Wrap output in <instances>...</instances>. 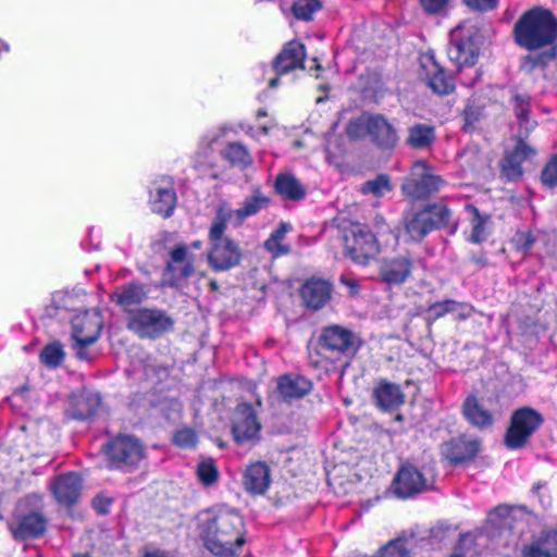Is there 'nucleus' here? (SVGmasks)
Returning <instances> with one entry per match:
<instances>
[{
    "label": "nucleus",
    "mask_w": 557,
    "mask_h": 557,
    "mask_svg": "<svg viewBox=\"0 0 557 557\" xmlns=\"http://www.w3.org/2000/svg\"><path fill=\"white\" fill-rule=\"evenodd\" d=\"M244 521L234 510L219 509L199 516V532L206 547L218 556H233L245 544Z\"/></svg>",
    "instance_id": "f257e3e1"
},
{
    "label": "nucleus",
    "mask_w": 557,
    "mask_h": 557,
    "mask_svg": "<svg viewBox=\"0 0 557 557\" xmlns=\"http://www.w3.org/2000/svg\"><path fill=\"white\" fill-rule=\"evenodd\" d=\"M361 346L359 336L342 325H330L321 331L317 346L309 350L314 367L329 370L330 366L354 356Z\"/></svg>",
    "instance_id": "f03ea898"
},
{
    "label": "nucleus",
    "mask_w": 557,
    "mask_h": 557,
    "mask_svg": "<svg viewBox=\"0 0 557 557\" xmlns=\"http://www.w3.org/2000/svg\"><path fill=\"white\" fill-rule=\"evenodd\" d=\"M515 37L519 46L537 50L557 39V18L542 7L525 12L515 25Z\"/></svg>",
    "instance_id": "7ed1b4c3"
},
{
    "label": "nucleus",
    "mask_w": 557,
    "mask_h": 557,
    "mask_svg": "<svg viewBox=\"0 0 557 557\" xmlns=\"http://www.w3.org/2000/svg\"><path fill=\"white\" fill-rule=\"evenodd\" d=\"M226 223L216 216L209 230L208 263L214 271H227L240 263L243 251L239 244L225 235Z\"/></svg>",
    "instance_id": "20e7f679"
},
{
    "label": "nucleus",
    "mask_w": 557,
    "mask_h": 557,
    "mask_svg": "<svg viewBox=\"0 0 557 557\" xmlns=\"http://www.w3.org/2000/svg\"><path fill=\"white\" fill-rule=\"evenodd\" d=\"M447 55L458 70L472 67L478 62L482 36L470 22H462L450 32Z\"/></svg>",
    "instance_id": "39448f33"
},
{
    "label": "nucleus",
    "mask_w": 557,
    "mask_h": 557,
    "mask_svg": "<svg viewBox=\"0 0 557 557\" xmlns=\"http://www.w3.org/2000/svg\"><path fill=\"white\" fill-rule=\"evenodd\" d=\"M344 242L347 255L355 263L361 265L369 264L385 248L381 239L361 223H352L345 228Z\"/></svg>",
    "instance_id": "423d86ee"
},
{
    "label": "nucleus",
    "mask_w": 557,
    "mask_h": 557,
    "mask_svg": "<svg viewBox=\"0 0 557 557\" xmlns=\"http://www.w3.org/2000/svg\"><path fill=\"white\" fill-rule=\"evenodd\" d=\"M450 215V210L442 205L409 211L403 220L405 234L409 240L419 242L433 230L446 226L449 223Z\"/></svg>",
    "instance_id": "0eeeda50"
},
{
    "label": "nucleus",
    "mask_w": 557,
    "mask_h": 557,
    "mask_svg": "<svg viewBox=\"0 0 557 557\" xmlns=\"http://www.w3.org/2000/svg\"><path fill=\"white\" fill-rule=\"evenodd\" d=\"M445 184L446 182L434 172L428 162L418 160L412 164L410 175L401 188L408 197L423 199L440 191Z\"/></svg>",
    "instance_id": "6e6552de"
},
{
    "label": "nucleus",
    "mask_w": 557,
    "mask_h": 557,
    "mask_svg": "<svg viewBox=\"0 0 557 557\" xmlns=\"http://www.w3.org/2000/svg\"><path fill=\"white\" fill-rule=\"evenodd\" d=\"M543 421L542 414L532 408L523 407L516 410L506 432V445L511 449L523 447Z\"/></svg>",
    "instance_id": "1a4fd4ad"
},
{
    "label": "nucleus",
    "mask_w": 557,
    "mask_h": 557,
    "mask_svg": "<svg viewBox=\"0 0 557 557\" xmlns=\"http://www.w3.org/2000/svg\"><path fill=\"white\" fill-rule=\"evenodd\" d=\"M109 466L116 469L133 468L145 457V448L138 438L119 435L106 445Z\"/></svg>",
    "instance_id": "9d476101"
},
{
    "label": "nucleus",
    "mask_w": 557,
    "mask_h": 557,
    "mask_svg": "<svg viewBox=\"0 0 557 557\" xmlns=\"http://www.w3.org/2000/svg\"><path fill=\"white\" fill-rule=\"evenodd\" d=\"M269 198L264 196L259 189H256L251 196L247 197L242 206L235 210L221 206L216 210L215 216L223 222H232L234 225H240L247 218L256 215L262 209L267 208Z\"/></svg>",
    "instance_id": "9b49d317"
},
{
    "label": "nucleus",
    "mask_w": 557,
    "mask_h": 557,
    "mask_svg": "<svg viewBox=\"0 0 557 557\" xmlns=\"http://www.w3.org/2000/svg\"><path fill=\"white\" fill-rule=\"evenodd\" d=\"M260 429L253 408L248 404L238 405L233 416L232 426L235 441L237 443L252 441L259 435Z\"/></svg>",
    "instance_id": "f8f14e48"
},
{
    "label": "nucleus",
    "mask_w": 557,
    "mask_h": 557,
    "mask_svg": "<svg viewBox=\"0 0 557 557\" xmlns=\"http://www.w3.org/2000/svg\"><path fill=\"white\" fill-rule=\"evenodd\" d=\"M395 493L401 498H408L426 491L430 487L428 479L416 467L403 466L395 480Z\"/></svg>",
    "instance_id": "ddd939ff"
},
{
    "label": "nucleus",
    "mask_w": 557,
    "mask_h": 557,
    "mask_svg": "<svg viewBox=\"0 0 557 557\" xmlns=\"http://www.w3.org/2000/svg\"><path fill=\"white\" fill-rule=\"evenodd\" d=\"M480 446L479 440L461 436L444 443L441 454L451 465L457 466L472 460L478 455Z\"/></svg>",
    "instance_id": "4468645a"
},
{
    "label": "nucleus",
    "mask_w": 557,
    "mask_h": 557,
    "mask_svg": "<svg viewBox=\"0 0 557 557\" xmlns=\"http://www.w3.org/2000/svg\"><path fill=\"white\" fill-rule=\"evenodd\" d=\"M173 321L169 315H131L128 327L139 337L156 338L169 331Z\"/></svg>",
    "instance_id": "2eb2a0df"
},
{
    "label": "nucleus",
    "mask_w": 557,
    "mask_h": 557,
    "mask_svg": "<svg viewBox=\"0 0 557 557\" xmlns=\"http://www.w3.org/2000/svg\"><path fill=\"white\" fill-rule=\"evenodd\" d=\"M197 261V257L186 246H177L171 252L165 275H171L173 283L187 278L195 273Z\"/></svg>",
    "instance_id": "dca6fc26"
},
{
    "label": "nucleus",
    "mask_w": 557,
    "mask_h": 557,
    "mask_svg": "<svg viewBox=\"0 0 557 557\" xmlns=\"http://www.w3.org/2000/svg\"><path fill=\"white\" fill-rule=\"evenodd\" d=\"M306 51L302 44L293 40L284 46L282 51L273 61V70L280 75L287 74L296 69L302 67Z\"/></svg>",
    "instance_id": "f3484780"
},
{
    "label": "nucleus",
    "mask_w": 557,
    "mask_h": 557,
    "mask_svg": "<svg viewBox=\"0 0 557 557\" xmlns=\"http://www.w3.org/2000/svg\"><path fill=\"white\" fill-rule=\"evenodd\" d=\"M302 300L311 310L322 309L331 299L332 285L321 278H310L301 287Z\"/></svg>",
    "instance_id": "a211bd4d"
},
{
    "label": "nucleus",
    "mask_w": 557,
    "mask_h": 557,
    "mask_svg": "<svg viewBox=\"0 0 557 557\" xmlns=\"http://www.w3.org/2000/svg\"><path fill=\"white\" fill-rule=\"evenodd\" d=\"M176 195L172 183L168 180L153 183L150 188V205L152 211L162 216H170L175 208Z\"/></svg>",
    "instance_id": "6ab92c4d"
},
{
    "label": "nucleus",
    "mask_w": 557,
    "mask_h": 557,
    "mask_svg": "<svg viewBox=\"0 0 557 557\" xmlns=\"http://www.w3.org/2000/svg\"><path fill=\"white\" fill-rule=\"evenodd\" d=\"M100 405V396L97 392L83 389L73 393L69 400L67 413L76 420L91 417Z\"/></svg>",
    "instance_id": "aec40b11"
},
{
    "label": "nucleus",
    "mask_w": 557,
    "mask_h": 557,
    "mask_svg": "<svg viewBox=\"0 0 557 557\" xmlns=\"http://www.w3.org/2000/svg\"><path fill=\"white\" fill-rule=\"evenodd\" d=\"M534 154V149L519 139L515 148L508 151L502 161L503 174L510 181L519 178L522 175L521 164Z\"/></svg>",
    "instance_id": "412c9836"
},
{
    "label": "nucleus",
    "mask_w": 557,
    "mask_h": 557,
    "mask_svg": "<svg viewBox=\"0 0 557 557\" xmlns=\"http://www.w3.org/2000/svg\"><path fill=\"white\" fill-rule=\"evenodd\" d=\"M100 315H74L72 320V339L81 343H95L102 329Z\"/></svg>",
    "instance_id": "4be33fe9"
},
{
    "label": "nucleus",
    "mask_w": 557,
    "mask_h": 557,
    "mask_svg": "<svg viewBox=\"0 0 557 557\" xmlns=\"http://www.w3.org/2000/svg\"><path fill=\"white\" fill-rule=\"evenodd\" d=\"M81 490V478L73 472L57 478L52 484V492L57 502L65 506L76 503Z\"/></svg>",
    "instance_id": "5701e85b"
},
{
    "label": "nucleus",
    "mask_w": 557,
    "mask_h": 557,
    "mask_svg": "<svg viewBox=\"0 0 557 557\" xmlns=\"http://www.w3.org/2000/svg\"><path fill=\"white\" fill-rule=\"evenodd\" d=\"M312 389V383L300 375H282L277 379L276 391L285 401L300 399Z\"/></svg>",
    "instance_id": "b1692460"
},
{
    "label": "nucleus",
    "mask_w": 557,
    "mask_h": 557,
    "mask_svg": "<svg viewBox=\"0 0 557 557\" xmlns=\"http://www.w3.org/2000/svg\"><path fill=\"white\" fill-rule=\"evenodd\" d=\"M376 406L383 411H393L405 401L400 387L393 383L381 382L373 391Z\"/></svg>",
    "instance_id": "393cba45"
},
{
    "label": "nucleus",
    "mask_w": 557,
    "mask_h": 557,
    "mask_svg": "<svg viewBox=\"0 0 557 557\" xmlns=\"http://www.w3.org/2000/svg\"><path fill=\"white\" fill-rule=\"evenodd\" d=\"M369 136L376 145L385 148L394 147L398 140L395 128L380 114H371Z\"/></svg>",
    "instance_id": "a878e982"
},
{
    "label": "nucleus",
    "mask_w": 557,
    "mask_h": 557,
    "mask_svg": "<svg viewBox=\"0 0 557 557\" xmlns=\"http://www.w3.org/2000/svg\"><path fill=\"white\" fill-rule=\"evenodd\" d=\"M426 81L430 88L440 95H445L454 89L453 78L437 64L432 57L423 63Z\"/></svg>",
    "instance_id": "bb28decb"
},
{
    "label": "nucleus",
    "mask_w": 557,
    "mask_h": 557,
    "mask_svg": "<svg viewBox=\"0 0 557 557\" xmlns=\"http://www.w3.org/2000/svg\"><path fill=\"white\" fill-rule=\"evenodd\" d=\"M525 512L522 506L500 505L488 512L487 523L496 530L511 529L513 522L521 519Z\"/></svg>",
    "instance_id": "cd10ccee"
},
{
    "label": "nucleus",
    "mask_w": 557,
    "mask_h": 557,
    "mask_svg": "<svg viewBox=\"0 0 557 557\" xmlns=\"http://www.w3.org/2000/svg\"><path fill=\"white\" fill-rule=\"evenodd\" d=\"M245 488L251 494H263L270 485V471L265 463L250 465L244 475Z\"/></svg>",
    "instance_id": "c85d7f7f"
},
{
    "label": "nucleus",
    "mask_w": 557,
    "mask_h": 557,
    "mask_svg": "<svg viewBox=\"0 0 557 557\" xmlns=\"http://www.w3.org/2000/svg\"><path fill=\"white\" fill-rule=\"evenodd\" d=\"M411 272V262L405 257L384 260L381 265V275L389 284L403 283Z\"/></svg>",
    "instance_id": "c756f323"
},
{
    "label": "nucleus",
    "mask_w": 557,
    "mask_h": 557,
    "mask_svg": "<svg viewBox=\"0 0 557 557\" xmlns=\"http://www.w3.org/2000/svg\"><path fill=\"white\" fill-rule=\"evenodd\" d=\"M466 210L469 213L471 224L470 242L479 244L486 240L493 230L490 215L481 214L479 210L471 205H468Z\"/></svg>",
    "instance_id": "7c9ffc66"
},
{
    "label": "nucleus",
    "mask_w": 557,
    "mask_h": 557,
    "mask_svg": "<svg viewBox=\"0 0 557 557\" xmlns=\"http://www.w3.org/2000/svg\"><path fill=\"white\" fill-rule=\"evenodd\" d=\"M463 414L469 423L475 428L485 429L493 424L492 413L474 396L466 399Z\"/></svg>",
    "instance_id": "2f4dec72"
},
{
    "label": "nucleus",
    "mask_w": 557,
    "mask_h": 557,
    "mask_svg": "<svg viewBox=\"0 0 557 557\" xmlns=\"http://www.w3.org/2000/svg\"><path fill=\"white\" fill-rule=\"evenodd\" d=\"M147 294L148 289L144 285L131 283L117 288L111 295V299L120 307L126 309L129 306L141 304Z\"/></svg>",
    "instance_id": "473e14b6"
},
{
    "label": "nucleus",
    "mask_w": 557,
    "mask_h": 557,
    "mask_svg": "<svg viewBox=\"0 0 557 557\" xmlns=\"http://www.w3.org/2000/svg\"><path fill=\"white\" fill-rule=\"evenodd\" d=\"M220 154L223 160L235 168L246 169L252 163V157L248 148L240 141L226 143Z\"/></svg>",
    "instance_id": "72a5a7b5"
},
{
    "label": "nucleus",
    "mask_w": 557,
    "mask_h": 557,
    "mask_svg": "<svg viewBox=\"0 0 557 557\" xmlns=\"http://www.w3.org/2000/svg\"><path fill=\"white\" fill-rule=\"evenodd\" d=\"M85 290L82 287H75L72 290H58L52 294L51 302L55 310L81 311L76 306L83 301Z\"/></svg>",
    "instance_id": "f704fd0d"
},
{
    "label": "nucleus",
    "mask_w": 557,
    "mask_h": 557,
    "mask_svg": "<svg viewBox=\"0 0 557 557\" xmlns=\"http://www.w3.org/2000/svg\"><path fill=\"white\" fill-rule=\"evenodd\" d=\"M435 140L434 127L426 124H414L408 129L407 144L416 149L430 147Z\"/></svg>",
    "instance_id": "c9c22d12"
},
{
    "label": "nucleus",
    "mask_w": 557,
    "mask_h": 557,
    "mask_svg": "<svg viewBox=\"0 0 557 557\" xmlns=\"http://www.w3.org/2000/svg\"><path fill=\"white\" fill-rule=\"evenodd\" d=\"M292 230L288 223L281 222L264 242V248L275 258L287 255L289 247L283 244L286 234Z\"/></svg>",
    "instance_id": "e433bc0d"
},
{
    "label": "nucleus",
    "mask_w": 557,
    "mask_h": 557,
    "mask_svg": "<svg viewBox=\"0 0 557 557\" xmlns=\"http://www.w3.org/2000/svg\"><path fill=\"white\" fill-rule=\"evenodd\" d=\"M523 557H557V534L547 535L522 550Z\"/></svg>",
    "instance_id": "4c0bfd02"
},
{
    "label": "nucleus",
    "mask_w": 557,
    "mask_h": 557,
    "mask_svg": "<svg viewBox=\"0 0 557 557\" xmlns=\"http://www.w3.org/2000/svg\"><path fill=\"white\" fill-rule=\"evenodd\" d=\"M276 191L284 198L299 200L305 197V188L299 181L290 174L278 175L275 182Z\"/></svg>",
    "instance_id": "58836bf2"
},
{
    "label": "nucleus",
    "mask_w": 557,
    "mask_h": 557,
    "mask_svg": "<svg viewBox=\"0 0 557 557\" xmlns=\"http://www.w3.org/2000/svg\"><path fill=\"white\" fill-rule=\"evenodd\" d=\"M47 521L41 513L32 512L22 518L16 533L22 537H36L46 530Z\"/></svg>",
    "instance_id": "ea45409f"
},
{
    "label": "nucleus",
    "mask_w": 557,
    "mask_h": 557,
    "mask_svg": "<svg viewBox=\"0 0 557 557\" xmlns=\"http://www.w3.org/2000/svg\"><path fill=\"white\" fill-rule=\"evenodd\" d=\"M65 358L63 345L60 342H51L47 344L40 351L39 360L47 368L55 369L60 367Z\"/></svg>",
    "instance_id": "a19ab883"
},
{
    "label": "nucleus",
    "mask_w": 557,
    "mask_h": 557,
    "mask_svg": "<svg viewBox=\"0 0 557 557\" xmlns=\"http://www.w3.org/2000/svg\"><path fill=\"white\" fill-rule=\"evenodd\" d=\"M529 101L530 98L524 95H518L515 97V112L519 120L520 128H524L525 132H530L536 125L533 120L529 119Z\"/></svg>",
    "instance_id": "79ce46f5"
},
{
    "label": "nucleus",
    "mask_w": 557,
    "mask_h": 557,
    "mask_svg": "<svg viewBox=\"0 0 557 557\" xmlns=\"http://www.w3.org/2000/svg\"><path fill=\"white\" fill-rule=\"evenodd\" d=\"M373 235L381 239V243L387 246H394L397 244L398 237L393 233L389 225L385 222L384 218L376 215L373 220Z\"/></svg>",
    "instance_id": "37998d69"
},
{
    "label": "nucleus",
    "mask_w": 557,
    "mask_h": 557,
    "mask_svg": "<svg viewBox=\"0 0 557 557\" xmlns=\"http://www.w3.org/2000/svg\"><path fill=\"white\" fill-rule=\"evenodd\" d=\"M319 9L318 0H296L292 3V11L297 20L309 21Z\"/></svg>",
    "instance_id": "c03bdc74"
},
{
    "label": "nucleus",
    "mask_w": 557,
    "mask_h": 557,
    "mask_svg": "<svg viewBox=\"0 0 557 557\" xmlns=\"http://www.w3.org/2000/svg\"><path fill=\"white\" fill-rule=\"evenodd\" d=\"M392 185L386 175H379L372 181H368L361 187L363 194H371L374 197H382L391 191Z\"/></svg>",
    "instance_id": "a18cd8bd"
},
{
    "label": "nucleus",
    "mask_w": 557,
    "mask_h": 557,
    "mask_svg": "<svg viewBox=\"0 0 557 557\" xmlns=\"http://www.w3.org/2000/svg\"><path fill=\"white\" fill-rule=\"evenodd\" d=\"M371 114H362L359 117L351 120L347 125V135L352 139L363 138L369 135Z\"/></svg>",
    "instance_id": "49530a36"
},
{
    "label": "nucleus",
    "mask_w": 557,
    "mask_h": 557,
    "mask_svg": "<svg viewBox=\"0 0 557 557\" xmlns=\"http://www.w3.org/2000/svg\"><path fill=\"white\" fill-rule=\"evenodd\" d=\"M374 557H410L408 542L401 539L391 541Z\"/></svg>",
    "instance_id": "de8ad7c7"
},
{
    "label": "nucleus",
    "mask_w": 557,
    "mask_h": 557,
    "mask_svg": "<svg viewBox=\"0 0 557 557\" xmlns=\"http://www.w3.org/2000/svg\"><path fill=\"white\" fill-rule=\"evenodd\" d=\"M199 481L206 485H212L219 478V472L212 460H203L197 467Z\"/></svg>",
    "instance_id": "09e8293b"
},
{
    "label": "nucleus",
    "mask_w": 557,
    "mask_h": 557,
    "mask_svg": "<svg viewBox=\"0 0 557 557\" xmlns=\"http://www.w3.org/2000/svg\"><path fill=\"white\" fill-rule=\"evenodd\" d=\"M433 313H468L470 311V307L467 304L456 302L451 300H447L444 302L434 304L431 308Z\"/></svg>",
    "instance_id": "8fccbe9b"
},
{
    "label": "nucleus",
    "mask_w": 557,
    "mask_h": 557,
    "mask_svg": "<svg viewBox=\"0 0 557 557\" xmlns=\"http://www.w3.org/2000/svg\"><path fill=\"white\" fill-rule=\"evenodd\" d=\"M451 0H419V4L428 15H438L446 12Z\"/></svg>",
    "instance_id": "3c124183"
},
{
    "label": "nucleus",
    "mask_w": 557,
    "mask_h": 557,
    "mask_svg": "<svg viewBox=\"0 0 557 557\" xmlns=\"http://www.w3.org/2000/svg\"><path fill=\"white\" fill-rule=\"evenodd\" d=\"M196 442V433L190 429L180 430L174 435V443L182 448L194 447Z\"/></svg>",
    "instance_id": "603ef678"
},
{
    "label": "nucleus",
    "mask_w": 557,
    "mask_h": 557,
    "mask_svg": "<svg viewBox=\"0 0 557 557\" xmlns=\"http://www.w3.org/2000/svg\"><path fill=\"white\" fill-rule=\"evenodd\" d=\"M542 182L548 187L557 185V156L554 157L542 172Z\"/></svg>",
    "instance_id": "864d4df0"
},
{
    "label": "nucleus",
    "mask_w": 557,
    "mask_h": 557,
    "mask_svg": "<svg viewBox=\"0 0 557 557\" xmlns=\"http://www.w3.org/2000/svg\"><path fill=\"white\" fill-rule=\"evenodd\" d=\"M462 2L469 9L479 12L494 10L498 4V0H462Z\"/></svg>",
    "instance_id": "5fc2aeb1"
},
{
    "label": "nucleus",
    "mask_w": 557,
    "mask_h": 557,
    "mask_svg": "<svg viewBox=\"0 0 557 557\" xmlns=\"http://www.w3.org/2000/svg\"><path fill=\"white\" fill-rule=\"evenodd\" d=\"M92 344L94 343L73 342L72 348L74 349L75 355L79 360L90 361L92 359V356H91L90 351L88 350V346H90Z\"/></svg>",
    "instance_id": "6e6d98bb"
},
{
    "label": "nucleus",
    "mask_w": 557,
    "mask_h": 557,
    "mask_svg": "<svg viewBox=\"0 0 557 557\" xmlns=\"http://www.w3.org/2000/svg\"><path fill=\"white\" fill-rule=\"evenodd\" d=\"M227 132V128L226 127H221L219 128L218 131L207 135L206 137L202 138L201 140V146H207V147H210L211 145L213 144H218L219 140L225 136Z\"/></svg>",
    "instance_id": "4d7b16f0"
},
{
    "label": "nucleus",
    "mask_w": 557,
    "mask_h": 557,
    "mask_svg": "<svg viewBox=\"0 0 557 557\" xmlns=\"http://www.w3.org/2000/svg\"><path fill=\"white\" fill-rule=\"evenodd\" d=\"M543 63V57L528 55L521 61V69L525 72H531L534 67Z\"/></svg>",
    "instance_id": "13d9d810"
},
{
    "label": "nucleus",
    "mask_w": 557,
    "mask_h": 557,
    "mask_svg": "<svg viewBox=\"0 0 557 557\" xmlns=\"http://www.w3.org/2000/svg\"><path fill=\"white\" fill-rule=\"evenodd\" d=\"M111 500L103 497H96L92 502V506L97 512L104 515L109 511Z\"/></svg>",
    "instance_id": "bf43d9fd"
},
{
    "label": "nucleus",
    "mask_w": 557,
    "mask_h": 557,
    "mask_svg": "<svg viewBox=\"0 0 557 557\" xmlns=\"http://www.w3.org/2000/svg\"><path fill=\"white\" fill-rule=\"evenodd\" d=\"M517 240L521 243V248L524 250L530 249L533 246L534 238L530 233H521L518 235Z\"/></svg>",
    "instance_id": "052dcab7"
},
{
    "label": "nucleus",
    "mask_w": 557,
    "mask_h": 557,
    "mask_svg": "<svg viewBox=\"0 0 557 557\" xmlns=\"http://www.w3.org/2000/svg\"><path fill=\"white\" fill-rule=\"evenodd\" d=\"M341 282L349 288L350 294H356L358 292V282L354 278L342 276Z\"/></svg>",
    "instance_id": "680f3d73"
},
{
    "label": "nucleus",
    "mask_w": 557,
    "mask_h": 557,
    "mask_svg": "<svg viewBox=\"0 0 557 557\" xmlns=\"http://www.w3.org/2000/svg\"><path fill=\"white\" fill-rule=\"evenodd\" d=\"M278 83H280L278 77L271 78V79L269 81V87H270V88H276V87L278 86Z\"/></svg>",
    "instance_id": "e2e57ef3"
},
{
    "label": "nucleus",
    "mask_w": 557,
    "mask_h": 557,
    "mask_svg": "<svg viewBox=\"0 0 557 557\" xmlns=\"http://www.w3.org/2000/svg\"><path fill=\"white\" fill-rule=\"evenodd\" d=\"M9 51V45L0 39V51Z\"/></svg>",
    "instance_id": "0e129e2a"
},
{
    "label": "nucleus",
    "mask_w": 557,
    "mask_h": 557,
    "mask_svg": "<svg viewBox=\"0 0 557 557\" xmlns=\"http://www.w3.org/2000/svg\"><path fill=\"white\" fill-rule=\"evenodd\" d=\"M40 424H41V428H42L44 430H50V429H51V424H50V422H49V421H41V423H40Z\"/></svg>",
    "instance_id": "69168bd1"
},
{
    "label": "nucleus",
    "mask_w": 557,
    "mask_h": 557,
    "mask_svg": "<svg viewBox=\"0 0 557 557\" xmlns=\"http://www.w3.org/2000/svg\"><path fill=\"white\" fill-rule=\"evenodd\" d=\"M193 247H194L195 249H200V248H201V243H200V242H194V243H193Z\"/></svg>",
    "instance_id": "338daca9"
},
{
    "label": "nucleus",
    "mask_w": 557,
    "mask_h": 557,
    "mask_svg": "<svg viewBox=\"0 0 557 557\" xmlns=\"http://www.w3.org/2000/svg\"><path fill=\"white\" fill-rule=\"evenodd\" d=\"M288 4V1L287 0H284L282 3H281V9L282 11L284 12L285 11V7Z\"/></svg>",
    "instance_id": "774afa93"
}]
</instances>
